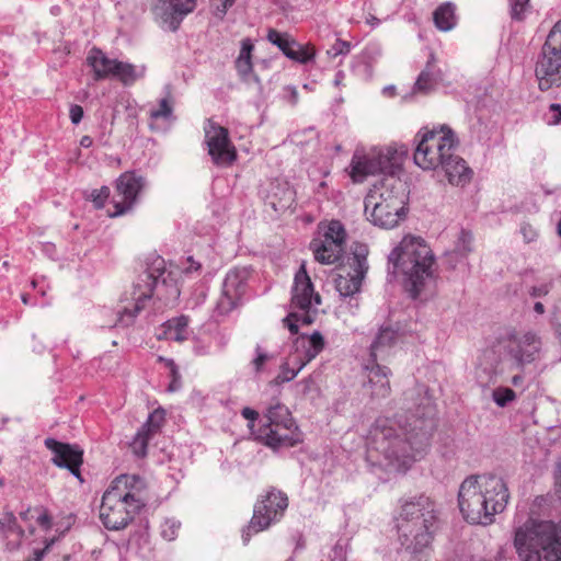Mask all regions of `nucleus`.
Segmentation results:
<instances>
[{"label":"nucleus","instance_id":"nucleus-1","mask_svg":"<svg viewBox=\"0 0 561 561\" xmlns=\"http://www.w3.org/2000/svg\"><path fill=\"white\" fill-rule=\"evenodd\" d=\"M436 409L430 398H423L415 411L405 416L401 434L389 420H378L370 432L368 453L381 454L389 465L398 470L408 469L414 461L422 459L436 430Z\"/></svg>","mask_w":561,"mask_h":561},{"label":"nucleus","instance_id":"nucleus-2","mask_svg":"<svg viewBox=\"0 0 561 561\" xmlns=\"http://www.w3.org/2000/svg\"><path fill=\"white\" fill-rule=\"evenodd\" d=\"M510 492L505 481L495 474L470 476L458 491V507L470 525L489 526L507 506Z\"/></svg>","mask_w":561,"mask_h":561},{"label":"nucleus","instance_id":"nucleus-3","mask_svg":"<svg viewBox=\"0 0 561 561\" xmlns=\"http://www.w3.org/2000/svg\"><path fill=\"white\" fill-rule=\"evenodd\" d=\"M397 529L403 549L415 561H427L438 529L435 503L425 495L404 502L397 518Z\"/></svg>","mask_w":561,"mask_h":561},{"label":"nucleus","instance_id":"nucleus-4","mask_svg":"<svg viewBox=\"0 0 561 561\" xmlns=\"http://www.w3.org/2000/svg\"><path fill=\"white\" fill-rule=\"evenodd\" d=\"M458 139L455 133L446 127V133L426 130L417 141L413 159L416 165L423 170H436L440 168L449 183L463 186L472 175V170L466 161L455 154Z\"/></svg>","mask_w":561,"mask_h":561},{"label":"nucleus","instance_id":"nucleus-5","mask_svg":"<svg viewBox=\"0 0 561 561\" xmlns=\"http://www.w3.org/2000/svg\"><path fill=\"white\" fill-rule=\"evenodd\" d=\"M434 262L431 248L421 237L407 236L389 254L388 271L392 274L401 272L407 291L416 299L426 282L434 277Z\"/></svg>","mask_w":561,"mask_h":561},{"label":"nucleus","instance_id":"nucleus-6","mask_svg":"<svg viewBox=\"0 0 561 561\" xmlns=\"http://www.w3.org/2000/svg\"><path fill=\"white\" fill-rule=\"evenodd\" d=\"M407 201L404 184L399 178H382L365 196V214L374 226L392 229L405 219Z\"/></svg>","mask_w":561,"mask_h":561},{"label":"nucleus","instance_id":"nucleus-7","mask_svg":"<svg viewBox=\"0 0 561 561\" xmlns=\"http://www.w3.org/2000/svg\"><path fill=\"white\" fill-rule=\"evenodd\" d=\"M160 287H165L171 295L180 294L172 272L167 270L164 259L154 253L149 254L145 261L142 272L139 273L133 285V308L123 307L117 311L116 325L124 328L131 325L137 314L145 308V302L152 298L154 289L160 291ZM157 297L162 299L160 293H157Z\"/></svg>","mask_w":561,"mask_h":561},{"label":"nucleus","instance_id":"nucleus-8","mask_svg":"<svg viewBox=\"0 0 561 561\" xmlns=\"http://www.w3.org/2000/svg\"><path fill=\"white\" fill-rule=\"evenodd\" d=\"M514 546L522 561H560L561 526L529 518L515 530Z\"/></svg>","mask_w":561,"mask_h":561},{"label":"nucleus","instance_id":"nucleus-9","mask_svg":"<svg viewBox=\"0 0 561 561\" xmlns=\"http://www.w3.org/2000/svg\"><path fill=\"white\" fill-rule=\"evenodd\" d=\"M321 304L322 298L314 291L302 262L294 277L290 311L283 318V325L287 327L291 334H299L300 327H309L316 321L319 313L318 306Z\"/></svg>","mask_w":561,"mask_h":561},{"label":"nucleus","instance_id":"nucleus-10","mask_svg":"<svg viewBox=\"0 0 561 561\" xmlns=\"http://www.w3.org/2000/svg\"><path fill=\"white\" fill-rule=\"evenodd\" d=\"M535 75L541 91L561 84V19L547 35L536 62Z\"/></svg>","mask_w":561,"mask_h":561},{"label":"nucleus","instance_id":"nucleus-11","mask_svg":"<svg viewBox=\"0 0 561 561\" xmlns=\"http://www.w3.org/2000/svg\"><path fill=\"white\" fill-rule=\"evenodd\" d=\"M145 506V500L131 495L105 491L100 506V518L110 530L124 529Z\"/></svg>","mask_w":561,"mask_h":561},{"label":"nucleus","instance_id":"nucleus-12","mask_svg":"<svg viewBox=\"0 0 561 561\" xmlns=\"http://www.w3.org/2000/svg\"><path fill=\"white\" fill-rule=\"evenodd\" d=\"M368 245L365 243H354L352 253L347 257V268H343L345 274H339L335 279V289L342 298L355 299V295L360 291L363 279L368 272Z\"/></svg>","mask_w":561,"mask_h":561},{"label":"nucleus","instance_id":"nucleus-13","mask_svg":"<svg viewBox=\"0 0 561 561\" xmlns=\"http://www.w3.org/2000/svg\"><path fill=\"white\" fill-rule=\"evenodd\" d=\"M293 341V353L283 364V382L290 381L296 375L324 348L325 341L319 331L311 334L300 333Z\"/></svg>","mask_w":561,"mask_h":561},{"label":"nucleus","instance_id":"nucleus-14","mask_svg":"<svg viewBox=\"0 0 561 561\" xmlns=\"http://www.w3.org/2000/svg\"><path fill=\"white\" fill-rule=\"evenodd\" d=\"M397 151L387 148L379 150L367 156H359L355 153L351 162V176L355 182H362L368 175L382 173L385 176H396L400 171V164L396 158Z\"/></svg>","mask_w":561,"mask_h":561},{"label":"nucleus","instance_id":"nucleus-15","mask_svg":"<svg viewBox=\"0 0 561 561\" xmlns=\"http://www.w3.org/2000/svg\"><path fill=\"white\" fill-rule=\"evenodd\" d=\"M252 268L248 266L230 270L222 283V290L217 300L215 312L218 316H228L232 310L240 307L245 300L249 289V278Z\"/></svg>","mask_w":561,"mask_h":561},{"label":"nucleus","instance_id":"nucleus-16","mask_svg":"<svg viewBox=\"0 0 561 561\" xmlns=\"http://www.w3.org/2000/svg\"><path fill=\"white\" fill-rule=\"evenodd\" d=\"M541 344V339L534 332L511 334L504 346L508 368L524 371L527 365L539 358Z\"/></svg>","mask_w":561,"mask_h":561},{"label":"nucleus","instance_id":"nucleus-17","mask_svg":"<svg viewBox=\"0 0 561 561\" xmlns=\"http://www.w3.org/2000/svg\"><path fill=\"white\" fill-rule=\"evenodd\" d=\"M280 402L275 400L270 404L266 413L261 420V425L254 430L253 422L259 417V413L251 408H243L241 415L250 421L249 427L251 428L254 439L278 450L280 447V435L278 434L279 420H280Z\"/></svg>","mask_w":561,"mask_h":561},{"label":"nucleus","instance_id":"nucleus-18","mask_svg":"<svg viewBox=\"0 0 561 561\" xmlns=\"http://www.w3.org/2000/svg\"><path fill=\"white\" fill-rule=\"evenodd\" d=\"M280 510V491L272 488L266 495L254 504L253 516L249 524L242 528V541L248 545L251 537L267 529L276 522Z\"/></svg>","mask_w":561,"mask_h":561},{"label":"nucleus","instance_id":"nucleus-19","mask_svg":"<svg viewBox=\"0 0 561 561\" xmlns=\"http://www.w3.org/2000/svg\"><path fill=\"white\" fill-rule=\"evenodd\" d=\"M205 141L208 153L216 165H230L237 159L236 148L229 139L228 129L215 123L211 118L206 121Z\"/></svg>","mask_w":561,"mask_h":561},{"label":"nucleus","instance_id":"nucleus-20","mask_svg":"<svg viewBox=\"0 0 561 561\" xmlns=\"http://www.w3.org/2000/svg\"><path fill=\"white\" fill-rule=\"evenodd\" d=\"M44 445L53 453L51 462L55 466L69 470L80 482L83 481L80 472L83 450L78 445L62 443L51 437L46 438Z\"/></svg>","mask_w":561,"mask_h":561},{"label":"nucleus","instance_id":"nucleus-21","mask_svg":"<svg viewBox=\"0 0 561 561\" xmlns=\"http://www.w3.org/2000/svg\"><path fill=\"white\" fill-rule=\"evenodd\" d=\"M197 0H154L151 11L163 26L176 31L185 15L193 12Z\"/></svg>","mask_w":561,"mask_h":561},{"label":"nucleus","instance_id":"nucleus-22","mask_svg":"<svg viewBox=\"0 0 561 561\" xmlns=\"http://www.w3.org/2000/svg\"><path fill=\"white\" fill-rule=\"evenodd\" d=\"M145 186L142 176L135 172H125L116 180V193L119 201L113 199L115 210L110 214L111 217H117L130 210L137 202V197Z\"/></svg>","mask_w":561,"mask_h":561},{"label":"nucleus","instance_id":"nucleus-23","mask_svg":"<svg viewBox=\"0 0 561 561\" xmlns=\"http://www.w3.org/2000/svg\"><path fill=\"white\" fill-rule=\"evenodd\" d=\"M366 381L363 383L365 393L371 401H378L389 397L391 392L389 377L391 370L387 366H382L369 359V364L365 366Z\"/></svg>","mask_w":561,"mask_h":561},{"label":"nucleus","instance_id":"nucleus-24","mask_svg":"<svg viewBox=\"0 0 561 561\" xmlns=\"http://www.w3.org/2000/svg\"><path fill=\"white\" fill-rule=\"evenodd\" d=\"M401 336L402 332L398 323L382 324L370 345V360L376 362L378 356L394 346Z\"/></svg>","mask_w":561,"mask_h":561},{"label":"nucleus","instance_id":"nucleus-25","mask_svg":"<svg viewBox=\"0 0 561 561\" xmlns=\"http://www.w3.org/2000/svg\"><path fill=\"white\" fill-rule=\"evenodd\" d=\"M283 56L294 62L306 65L314 59L316 53L309 44H301L290 34L283 32Z\"/></svg>","mask_w":561,"mask_h":561},{"label":"nucleus","instance_id":"nucleus-26","mask_svg":"<svg viewBox=\"0 0 561 561\" xmlns=\"http://www.w3.org/2000/svg\"><path fill=\"white\" fill-rule=\"evenodd\" d=\"M87 64L93 69L94 79L113 77L117 59L108 58L100 48L93 47L87 57Z\"/></svg>","mask_w":561,"mask_h":561},{"label":"nucleus","instance_id":"nucleus-27","mask_svg":"<svg viewBox=\"0 0 561 561\" xmlns=\"http://www.w3.org/2000/svg\"><path fill=\"white\" fill-rule=\"evenodd\" d=\"M313 251L314 259L321 264L336 263L344 251V247L340 245L336 241H328L324 239L313 240L310 243Z\"/></svg>","mask_w":561,"mask_h":561},{"label":"nucleus","instance_id":"nucleus-28","mask_svg":"<svg viewBox=\"0 0 561 561\" xmlns=\"http://www.w3.org/2000/svg\"><path fill=\"white\" fill-rule=\"evenodd\" d=\"M442 80V72L435 66L434 55H431L425 68L420 72L414 85L413 92L427 94L432 92Z\"/></svg>","mask_w":561,"mask_h":561},{"label":"nucleus","instance_id":"nucleus-29","mask_svg":"<svg viewBox=\"0 0 561 561\" xmlns=\"http://www.w3.org/2000/svg\"><path fill=\"white\" fill-rule=\"evenodd\" d=\"M146 484L142 478L136 474H122L117 477L107 489V491H114L116 493L129 494L135 500H144L141 492Z\"/></svg>","mask_w":561,"mask_h":561},{"label":"nucleus","instance_id":"nucleus-30","mask_svg":"<svg viewBox=\"0 0 561 561\" xmlns=\"http://www.w3.org/2000/svg\"><path fill=\"white\" fill-rule=\"evenodd\" d=\"M188 322L187 316H180L168 320L163 324V334L167 340L175 342H184L188 339Z\"/></svg>","mask_w":561,"mask_h":561},{"label":"nucleus","instance_id":"nucleus-31","mask_svg":"<svg viewBox=\"0 0 561 561\" xmlns=\"http://www.w3.org/2000/svg\"><path fill=\"white\" fill-rule=\"evenodd\" d=\"M146 66H136L129 62L117 60L113 77L118 79L124 85H131L137 80L145 77Z\"/></svg>","mask_w":561,"mask_h":561},{"label":"nucleus","instance_id":"nucleus-32","mask_svg":"<svg viewBox=\"0 0 561 561\" xmlns=\"http://www.w3.org/2000/svg\"><path fill=\"white\" fill-rule=\"evenodd\" d=\"M436 27L440 31H450L456 24L455 7L447 2L440 4L433 13Z\"/></svg>","mask_w":561,"mask_h":561},{"label":"nucleus","instance_id":"nucleus-33","mask_svg":"<svg viewBox=\"0 0 561 561\" xmlns=\"http://www.w3.org/2000/svg\"><path fill=\"white\" fill-rule=\"evenodd\" d=\"M283 428L290 432V434L283 433V447H294L304 442L302 432L298 428L291 414L287 410L286 414H283Z\"/></svg>","mask_w":561,"mask_h":561},{"label":"nucleus","instance_id":"nucleus-34","mask_svg":"<svg viewBox=\"0 0 561 561\" xmlns=\"http://www.w3.org/2000/svg\"><path fill=\"white\" fill-rule=\"evenodd\" d=\"M11 534H16L20 539L25 535L24 529L18 524V518L11 511H5L0 517V536L8 539Z\"/></svg>","mask_w":561,"mask_h":561},{"label":"nucleus","instance_id":"nucleus-35","mask_svg":"<svg viewBox=\"0 0 561 561\" xmlns=\"http://www.w3.org/2000/svg\"><path fill=\"white\" fill-rule=\"evenodd\" d=\"M173 105H174V102L171 96V93L168 92L167 95L159 101L158 107L150 110V118L152 121H164V122L174 119Z\"/></svg>","mask_w":561,"mask_h":561},{"label":"nucleus","instance_id":"nucleus-36","mask_svg":"<svg viewBox=\"0 0 561 561\" xmlns=\"http://www.w3.org/2000/svg\"><path fill=\"white\" fill-rule=\"evenodd\" d=\"M165 420V412L162 408L156 409L148 415L147 421L142 424L140 430L147 432L152 437L160 431Z\"/></svg>","mask_w":561,"mask_h":561},{"label":"nucleus","instance_id":"nucleus-37","mask_svg":"<svg viewBox=\"0 0 561 561\" xmlns=\"http://www.w3.org/2000/svg\"><path fill=\"white\" fill-rule=\"evenodd\" d=\"M151 438L152 436L147 432L140 428L138 430L133 442L130 443V448L138 458H144L147 456L148 443Z\"/></svg>","mask_w":561,"mask_h":561},{"label":"nucleus","instance_id":"nucleus-38","mask_svg":"<svg viewBox=\"0 0 561 561\" xmlns=\"http://www.w3.org/2000/svg\"><path fill=\"white\" fill-rule=\"evenodd\" d=\"M345 238L346 231L342 224L337 220L331 221L322 236V239L328 241H336L342 247H344Z\"/></svg>","mask_w":561,"mask_h":561},{"label":"nucleus","instance_id":"nucleus-39","mask_svg":"<svg viewBox=\"0 0 561 561\" xmlns=\"http://www.w3.org/2000/svg\"><path fill=\"white\" fill-rule=\"evenodd\" d=\"M472 240L473 237L470 232L461 230L455 249L447 256L460 255V257H466L472 251Z\"/></svg>","mask_w":561,"mask_h":561},{"label":"nucleus","instance_id":"nucleus-40","mask_svg":"<svg viewBox=\"0 0 561 561\" xmlns=\"http://www.w3.org/2000/svg\"><path fill=\"white\" fill-rule=\"evenodd\" d=\"M483 359L488 360V365L482 369V371L485 374V377H482L478 373V379L481 383H489L492 381L493 377L496 375L497 369L496 365H494L495 362V352L493 350H485L483 352Z\"/></svg>","mask_w":561,"mask_h":561},{"label":"nucleus","instance_id":"nucleus-41","mask_svg":"<svg viewBox=\"0 0 561 561\" xmlns=\"http://www.w3.org/2000/svg\"><path fill=\"white\" fill-rule=\"evenodd\" d=\"M275 356L266 352L261 345L255 347V357L251 360L253 371L259 375L265 370L268 362L273 360Z\"/></svg>","mask_w":561,"mask_h":561},{"label":"nucleus","instance_id":"nucleus-42","mask_svg":"<svg viewBox=\"0 0 561 561\" xmlns=\"http://www.w3.org/2000/svg\"><path fill=\"white\" fill-rule=\"evenodd\" d=\"M181 523L174 518H167L160 526V535L163 539L172 541L178 537Z\"/></svg>","mask_w":561,"mask_h":561},{"label":"nucleus","instance_id":"nucleus-43","mask_svg":"<svg viewBox=\"0 0 561 561\" xmlns=\"http://www.w3.org/2000/svg\"><path fill=\"white\" fill-rule=\"evenodd\" d=\"M492 398L499 407L504 408L515 400L516 393L508 387H499L493 390Z\"/></svg>","mask_w":561,"mask_h":561},{"label":"nucleus","instance_id":"nucleus-44","mask_svg":"<svg viewBox=\"0 0 561 561\" xmlns=\"http://www.w3.org/2000/svg\"><path fill=\"white\" fill-rule=\"evenodd\" d=\"M511 18L515 21H523L525 12L529 8V0H510Z\"/></svg>","mask_w":561,"mask_h":561},{"label":"nucleus","instance_id":"nucleus-45","mask_svg":"<svg viewBox=\"0 0 561 561\" xmlns=\"http://www.w3.org/2000/svg\"><path fill=\"white\" fill-rule=\"evenodd\" d=\"M110 187L108 186H102L99 190H93L90 194V199L92 201L94 207L96 209H101L104 207L105 202L110 197Z\"/></svg>","mask_w":561,"mask_h":561},{"label":"nucleus","instance_id":"nucleus-46","mask_svg":"<svg viewBox=\"0 0 561 561\" xmlns=\"http://www.w3.org/2000/svg\"><path fill=\"white\" fill-rule=\"evenodd\" d=\"M236 0H210V5L214 14L219 20H222L230 7L233 5Z\"/></svg>","mask_w":561,"mask_h":561},{"label":"nucleus","instance_id":"nucleus-47","mask_svg":"<svg viewBox=\"0 0 561 561\" xmlns=\"http://www.w3.org/2000/svg\"><path fill=\"white\" fill-rule=\"evenodd\" d=\"M348 540H337L332 549V561H346Z\"/></svg>","mask_w":561,"mask_h":561},{"label":"nucleus","instance_id":"nucleus-48","mask_svg":"<svg viewBox=\"0 0 561 561\" xmlns=\"http://www.w3.org/2000/svg\"><path fill=\"white\" fill-rule=\"evenodd\" d=\"M351 50V43L342 39H336L332 47L328 50V55L335 58L340 55H346Z\"/></svg>","mask_w":561,"mask_h":561},{"label":"nucleus","instance_id":"nucleus-49","mask_svg":"<svg viewBox=\"0 0 561 561\" xmlns=\"http://www.w3.org/2000/svg\"><path fill=\"white\" fill-rule=\"evenodd\" d=\"M546 121L548 125H560L561 124V105L552 103L546 113Z\"/></svg>","mask_w":561,"mask_h":561},{"label":"nucleus","instance_id":"nucleus-50","mask_svg":"<svg viewBox=\"0 0 561 561\" xmlns=\"http://www.w3.org/2000/svg\"><path fill=\"white\" fill-rule=\"evenodd\" d=\"M167 366L170 368V374L172 376V381L169 385L170 391H175L180 388V379L181 375L179 373L178 366L175 365L173 359H165Z\"/></svg>","mask_w":561,"mask_h":561},{"label":"nucleus","instance_id":"nucleus-51","mask_svg":"<svg viewBox=\"0 0 561 561\" xmlns=\"http://www.w3.org/2000/svg\"><path fill=\"white\" fill-rule=\"evenodd\" d=\"M520 233L523 234L524 241L526 243L534 242L538 238V231L528 222L522 224Z\"/></svg>","mask_w":561,"mask_h":561},{"label":"nucleus","instance_id":"nucleus-52","mask_svg":"<svg viewBox=\"0 0 561 561\" xmlns=\"http://www.w3.org/2000/svg\"><path fill=\"white\" fill-rule=\"evenodd\" d=\"M278 198L276 195L274 196H267L264 201V211L272 218H276V214L278 211Z\"/></svg>","mask_w":561,"mask_h":561},{"label":"nucleus","instance_id":"nucleus-53","mask_svg":"<svg viewBox=\"0 0 561 561\" xmlns=\"http://www.w3.org/2000/svg\"><path fill=\"white\" fill-rule=\"evenodd\" d=\"M37 511H41V514L37 516V523L38 525L45 529L49 530L51 528L53 522L51 516L49 515L48 511L44 507L36 508Z\"/></svg>","mask_w":561,"mask_h":561},{"label":"nucleus","instance_id":"nucleus-54","mask_svg":"<svg viewBox=\"0 0 561 561\" xmlns=\"http://www.w3.org/2000/svg\"><path fill=\"white\" fill-rule=\"evenodd\" d=\"M236 67L241 75L245 76L252 70L251 59H247L245 57H238L236 60Z\"/></svg>","mask_w":561,"mask_h":561},{"label":"nucleus","instance_id":"nucleus-55","mask_svg":"<svg viewBox=\"0 0 561 561\" xmlns=\"http://www.w3.org/2000/svg\"><path fill=\"white\" fill-rule=\"evenodd\" d=\"M69 116L72 124L78 125L83 117V108L78 104H72L69 110Z\"/></svg>","mask_w":561,"mask_h":561},{"label":"nucleus","instance_id":"nucleus-56","mask_svg":"<svg viewBox=\"0 0 561 561\" xmlns=\"http://www.w3.org/2000/svg\"><path fill=\"white\" fill-rule=\"evenodd\" d=\"M209 344H206L199 340L194 342L193 352L197 356H205L209 354Z\"/></svg>","mask_w":561,"mask_h":561},{"label":"nucleus","instance_id":"nucleus-57","mask_svg":"<svg viewBox=\"0 0 561 561\" xmlns=\"http://www.w3.org/2000/svg\"><path fill=\"white\" fill-rule=\"evenodd\" d=\"M253 49V45L250 39L242 41V46L240 50L239 57H245L247 59H251V51Z\"/></svg>","mask_w":561,"mask_h":561},{"label":"nucleus","instance_id":"nucleus-58","mask_svg":"<svg viewBox=\"0 0 561 561\" xmlns=\"http://www.w3.org/2000/svg\"><path fill=\"white\" fill-rule=\"evenodd\" d=\"M267 39L272 44H274L275 46L280 48V32H278L277 30H274V28H268Z\"/></svg>","mask_w":561,"mask_h":561},{"label":"nucleus","instance_id":"nucleus-59","mask_svg":"<svg viewBox=\"0 0 561 561\" xmlns=\"http://www.w3.org/2000/svg\"><path fill=\"white\" fill-rule=\"evenodd\" d=\"M554 486L556 492L559 494V497L561 499V460L558 462L557 470L554 473Z\"/></svg>","mask_w":561,"mask_h":561},{"label":"nucleus","instance_id":"nucleus-60","mask_svg":"<svg viewBox=\"0 0 561 561\" xmlns=\"http://www.w3.org/2000/svg\"><path fill=\"white\" fill-rule=\"evenodd\" d=\"M448 254H450V252H446L445 253V262L446 264L448 265L449 268L454 270L457 264L463 260L465 257H460V255H453V256H447Z\"/></svg>","mask_w":561,"mask_h":561},{"label":"nucleus","instance_id":"nucleus-61","mask_svg":"<svg viewBox=\"0 0 561 561\" xmlns=\"http://www.w3.org/2000/svg\"><path fill=\"white\" fill-rule=\"evenodd\" d=\"M286 90L289 92L288 102L295 106L298 103V92L294 87H287Z\"/></svg>","mask_w":561,"mask_h":561},{"label":"nucleus","instance_id":"nucleus-62","mask_svg":"<svg viewBox=\"0 0 561 561\" xmlns=\"http://www.w3.org/2000/svg\"><path fill=\"white\" fill-rule=\"evenodd\" d=\"M46 549H35L33 558H28L25 561H42L45 556Z\"/></svg>","mask_w":561,"mask_h":561},{"label":"nucleus","instance_id":"nucleus-63","mask_svg":"<svg viewBox=\"0 0 561 561\" xmlns=\"http://www.w3.org/2000/svg\"><path fill=\"white\" fill-rule=\"evenodd\" d=\"M547 293H548V290L543 286H540V287L534 286L530 289V296L536 297V298L545 296Z\"/></svg>","mask_w":561,"mask_h":561},{"label":"nucleus","instance_id":"nucleus-64","mask_svg":"<svg viewBox=\"0 0 561 561\" xmlns=\"http://www.w3.org/2000/svg\"><path fill=\"white\" fill-rule=\"evenodd\" d=\"M523 382H524L523 371H519L518 374H516V375H514V376L512 377V383H513L514 386H516V387H517V386L522 385Z\"/></svg>","mask_w":561,"mask_h":561}]
</instances>
